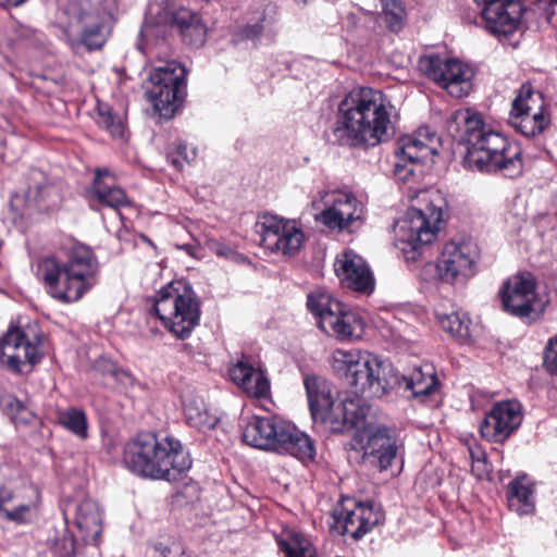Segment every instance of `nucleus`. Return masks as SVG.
<instances>
[{
	"instance_id": "11",
	"label": "nucleus",
	"mask_w": 557,
	"mask_h": 557,
	"mask_svg": "<svg viewBox=\"0 0 557 557\" xmlns=\"http://www.w3.org/2000/svg\"><path fill=\"white\" fill-rule=\"evenodd\" d=\"M480 249L473 242H449L435 262L425 263L420 272L426 282L440 281L449 285L465 284L474 276Z\"/></svg>"
},
{
	"instance_id": "46",
	"label": "nucleus",
	"mask_w": 557,
	"mask_h": 557,
	"mask_svg": "<svg viewBox=\"0 0 557 557\" xmlns=\"http://www.w3.org/2000/svg\"><path fill=\"white\" fill-rule=\"evenodd\" d=\"M163 557H187L181 545L175 544L164 550Z\"/></svg>"
},
{
	"instance_id": "9",
	"label": "nucleus",
	"mask_w": 557,
	"mask_h": 557,
	"mask_svg": "<svg viewBox=\"0 0 557 557\" xmlns=\"http://www.w3.org/2000/svg\"><path fill=\"white\" fill-rule=\"evenodd\" d=\"M153 309L163 327L180 339L190 336L201 315L200 300L184 281H172L161 287Z\"/></svg>"
},
{
	"instance_id": "12",
	"label": "nucleus",
	"mask_w": 557,
	"mask_h": 557,
	"mask_svg": "<svg viewBox=\"0 0 557 557\" xmlns=\"http://www.w3.org/2000/svg\"><path fill=\"white\" fill-rule=\"evenodd\" d=\"M310 206L319 211L314 221L337 233L349 232L364 219V205L347 189H321L312 197Z\"/></svg>"
},
{
	"instance_id": "8",
	"label": "nucleus",
	"mask_w": 557,
	"mask_h": 557,
	"mask_svg": "<svg viewBox=\"0 0 557 557\" xmlns=\"http://www.w3.org/2000/svg\"><path fill=\"white\" fill-rule=\"evenodd\" d=\"M246 444L282 455H290L302 463L314 460L313 441L293 423L277 417H253L243 432Z\"/></svg>"
},
{
	"instance_id": "37",
	"label": "nucleus",
	"mask_w": 557,
	"mask_h": 557,
	"mask_svg": "<svg viewBox=\"0 0 557 557\" xmlns=\"http://www.w3.org/2000/svg\"><path fill=\"white\" fill-rule=\"evenodd\" d=\"M60 423L77 437L85 440L88 436L87 418L83 410L69 408L59 413Z\"/></svg>"
},
{
	"instance_id": "45",
	"label": "nucleus",
	"mask_w": 557,
	"mask_h": 557,
	"mask_svg": "<svg viewBox=\"0 0 557 557\" xmlns=\"http://www.w3.org/2000/svg\"><path fill=\"white\" fill-rule=\"evenodd\" d=\"M544 366L552 374H557V335L549 339L544 356Z\"/></svg>"
},
{
	"instance_id": "22",
	"label": "nucleus",
	"mask_w": 557,
	"mask_h": 557,
	"mask_svg": "<svg viewBox=\"0 0 557 557\" xmlns=\"http://www.w3.org/2000/svg\"><path fill=\"white\" fill-rule=\"evenodd\" d=\"M17 481L18 479L4 490L3 495H7L9 499L1 503L0 511L5 519L12 522L30 523L38 515L40 493L32 484L17 485Z\"/></svg>"
},
{
	"instance_id": "30",
	"label": "nucleus",
	"mask_w": 557,
	"mask_h": 557,
	"mask_svg": "<svg viewBox=\"0 0 557 557\" xmlns=\"http://www.w3.org/2000/svg\"><path fill=\"white\" fill-rule=\"evenodd\" d=\"M401 382H405L406 388L410 389L416 398H424L435 393L438 388L435 369L430 363L413 369L408 377L400 375Z\"/></svg>"
},
{
	"instance_id": "1",
	"label": "nucleus",
	"mask_w": 557,
	"mask_h": 557,
	"mask_svg": "<svg viewBox=\"0 0 557 557\" xmlns=\"http://www.w3.org/2000/svg\"><path fill=\"white\" fill-rule=\"evenodd\" d=\"M311 416L332 432L356 429L351 448L380 471L396 460L399 446L385 426L367 423L369 408L359 398L335 401L331 384L323 377L307 375L304 380Z\"/></svg>"
},
{
	"instance_id": "17",
	"label": "nucleus",
	"mask_w": 557,
	"mask_h": 557,
	"mask_svg": "<svg viewBox=\"0 0 557 557\" xmlns=\"http://www.w3.org/2000/svg\"><path fill=\"white\" fill-rule=\"evenodd\" d=\"M440 146L438 135L428 126L400 137L395 149V175L401 181H408L413 175L414 164L432 159L438 152Z\"/></svg>"
},
{
	"instance_id": "5",
	"label": "nucleus",
	"mask_w": 557,
	"mask_h": 557,
	"mask_svg": "<svg viewBox=\"0 0 557 557\" xmlns=\"http://www.w3.org/2000/svg\"><path fill=\"white\" fill-rule=\"evenodd\" d=\"M124 462L135 474L153 480L175 481L190 469L191 460L180 441L143 433L126 444Z\"/></svg>"
},
{
	"instance_id": "35",
	"label": "nucleus",
	"mask_w": 557,
	"mask_h": 557,
	"mask_svg": "<svg viewBox=\"0 0 557 557\" xmlns=\"http://www.w3.org/2000/svg\"><path fill=\"white\" fill-rule=\"evenodd\" d=\"M97 123L100 127L107 129L112 137L123 138L125 134V124L120 114L113 112L107 103H98Z\"/></svg>"
},
{
	"instance_id": "25",
	"label": "nucleus",
	"mask_w": 557,
	"mask_h": 557,
	"mask_svg": "<svg viewBox=\"0 0 557 557\" xmlns=\"http://www.w3.org/2000/svg\"><path fill=\"white\" fill-rule=\"evenodd\" d=\"M231 380L247 395L256 398L267 397L270 382L264 371L251 359L243 357L228 370Z\"/></svg>"
},
{
	"instance_id": "47",
	"label": "nucleus",
	"mask_w": 557,
	"mask_h": 557,
	"mask_svg": "<svg viewBox=\"0 0 557 557\" xmlns=\"http://www.w3.org/2000/svg\"><path fill=\"white\" fill-rule=\"evenodd\" d=\"M177 248L185 250L189 256H191L194 258H197V259L200 258L199 249L196 245L185 244V245L177 246Z\"/></svg>"
},
{
	"instance_id": "43",
	"label": "nucleus",
	"mask_w": 557,
	"mask_h": 557,
	"mask_svg": "<svg viewBox=\"0 0 557 557\" xmlns=\"http://www.w3.org/2000/svg\"><path fill=\"white\" fill-rule=\"evenodd\" d=\"M207 245H208V248L213 253H215L216 256L222 257L224 259L232 260V261H239L240 259H243V257L239 253H237L233 248H231L230 246H227L219 240L210 239V240H208Z\"/></svg>"
},
{
	"instance_id": "31",
	"label": "nucleus",
	"mask_w": 557,
	"mask_h": 557,
	"mask_svg": "<svg viewBox=\"0 0 557 557\" xmlns=\"http://www.w3.org/2000/svg\"><path fill=\"white\" fill-rule=\"evenodd\" d=\"M435 315L443 331L453 337L463 342L471 336V321L469 317L460 311L445 312L436 308Z\"/></svg>"
},
{
	"instance_id": "18",
	"label": "nucleus",
	"mask_w": 557,
	"mask_h": 557,
	"mask_svg": "<svg viewBox=\"0 0 557 557\" xmlns=\"http://www.w3.org/2000/svg\"><path fill=\"white\" fill-rule=\"evenodd\" d=\"M259 227L263 247L287 257L299 252L307 239L301 223L294 219L265 214Z\"/></svg>"
},
{
	"instance_id": "21",
	"label": "nucleus",
	"mask_w": 557,
	"mask_h": 557,
	"mask_svg": "<svg viewBox=\"0 0 557 557\" xmlns=\"http://www.w3.org/2000/svg\"><path fill=\"white\" fill-rule=\"evenodd\" d=\"M522 418V406L519 401H498L482 421L481 435L490 442L503 443L520 426Z\"/></svg>"
},
{
	"instance_id": "39",
	"label": "nucleus",
	"mask_w": 557,
	"mask_h": 557,
	"mask_svg": "<svg viewBox=\"0 0 557 557\" xmlns=\"http://www.w3.org/2000/svg\"><path fill=\"white\" fill-rule=\"evenodd\" d=\"M465 444L472 460L471 469L473 474L479 479L487 476L491 472V467L487 463L486 454L482 446L478 444L476 440L472 436L466 438Z\"/></svg>"
},
{
	"instance_id": "23",
	"label": "nucleus",
	"mask_w": 557,
	"mask_h": 557,
	"mask_svg": "<svg viewBox=\"0 0 557 557\" xmlns=\"http://www.w3.org/2000/svg\"><path fill=\"white\" fill-rule=\"evenodd\" d=\"M334 271L347 288L360 293H371L374 288V280L368 264L352 250H344L336 257Z\"/></svg>"
},
{
	"instance_id": "42",
	"label": "nucleus",
	"mask_w": 557,
	"mask_h": 557,
	"mask_svg": "<svg viewBox=\"0 0 557 557\" xmlns=\"http://www.w3.org/2000/svg\"><path fill=\"white\" fill-rule=\"evenodd\" d=\"M51 548L60 557H71L75 554V540L64 531L52 542Z\"/></svg>"
},
{
	"instance_id": "51",
	"label": "nucleus",
	"mask_w": 557,
	"mask_h": 557,
	"mask_svg": "<svg viewBox=\"0 0 557 557\" xmlns=\"http://www.w3.org/2000/svg\"><path fill=\"white\" fill-rule=\"evenodd\" d=\"M557 3V0H554Z\"/></svg>"
},
{
	"instance_id": "10",
	"label": "nucleus",
	"mask_w": 557,
	"mask_h": 557,
	"mask_svg": "<svg viewBox=\"0 0 557 557\" xmlns=\"http://www.w3.org/2000/svg\"><path fill=\"white\" fill-rule=\"evenodd\" d=\"M307 307L315 317L319 329L339 342H356L362 338L366 322L362 315L348 308L330 294L314 290L308 295Z\"/></svg>"
},
{
	"instance_id": "49",
	"label": "nucleus",
	"mask_w": 557,
	"mask_h": 557,
	"mask_svg": "<svg viewBox=\"0 0 557 557\" xmlns=\"http://www.w3.org/2000/svg\"><path fill=\"white\" fill-rule=\"evenodd\" d=\"M26 0H0V5L2 7H18L23 4Z\"/></svg>"
},
{
	"instance_id": "14",
	"label": "nucleus",
	"mask_w": 557,
	"mask_h": 557,
	"mask_svg": "<svg viewBox=\"0 0 557 557\" xmlns=\"http://www.w3.org/2000/svg\"><path fill=\"white\" fill-rule=\"evenodd\" d=\"M419 66L451 97H467L473 89L474 71L471 65L459 59L430 54L419 60Z\"/></svg>"
},
{
	"instance_id": "4",
	"label": "nucleus",
	"mask_w": 557,
	"mask_h": 557,
	"mask_svg": "<svg viewBox=\"0 0 557 557\" xmlns=\"http://www.w3.org/2000/svg\"><path fill=\"white\" fill-rule=\"evenodd\" d=\"M36 276L48 295L63 304H72L97 285L99 264L90 248L76 245L64 263L54 256L41 258L36 265Z\"/></svg>"
},
{
	"instance_id": "16",
	"label": "nucleus",
	"mask_w": 557,
	"mask_h": 557,
	"mask_svg": "<svg viewBox=\"0 0 557 557\" xmlns=\"http://www.w3.org/2000/svg\"><path fill=\"white\" fill-rule=\"evenodd\" d=\"M500 298L506 312L530 320L540 317L548 301L536 293L535 278L530 273L508 278L500 289Z\"/></svg>"
},
{
	"instance_id": "15",
	"label": "nucleus",
	"mask_w": 557,
	"mask_h": 557,
	"mask_svg": "<svg viewBox=\"0 0 557 557\" xmlns=\"http://www.w3.org/2000/svg\"><path fill=\"white\" fill-rule=\"evenodd\" d=\"M184 66L172 60L156 66L150 73V102L163 117H172L180 106L184 92Z\"/></svg>"
},
{
	"instance_id": "44",
	"label": "nucleus",
	"mask_w": 557,
	"mask_h": 557,
	"mask_svg": "<svg viewBox=\"0 0 557 557\" xmlns=\"http://www.w3.org/2000/svg\"><path fill=\"white\" fill-rule=\"evenodd\" d=\"M163 29L160 28L159 25H153L151 24L150 22L146 21V23L144 24L141 30H140V37H141V42L139 44V49L144 52V53H147V50H149V41L153 38V37H158L159 35H163Z\"/></svg>"
},
{
	"instance_id": "48",
	"label": "nucleus",
	"mask_w": 557,
	"mask_h": 557,
	"mask_svg": "<svg viewBox=\"0 0 557 557\" xmlns=\"http://www.w3.org/2000/svg\"><path fill=\"white\" fill-rule=\"evenodd\" d=\"M261 32V27L259 25H252L247 27V36L255 38L257 37Z\"/></svg>"
},
{
	"instance_id": "41",
	"label": "nucleus",
	"mask_w": 557,
	"mask_h": 557,
	"mask_svg": "<svg viewBox=\"0 0 557 557\" xmlns=\"http://www.w3.org/2000/svg\"><path fill=\"white\" fill-rule=\"evenodd\" d=\"M195 158L196 150L183 143L177 144L168 154V160L178 170L183 169L185 163H190Z\"/></svg>"
},
{
	"instance_id": "36",
	"label": "nucleus",
	"mask_w": 557,
	"mask_h": 557,
	"mask_svg": "<svg viewBox=\"0 0 557 557\" xmlns=\"http://www.w3.org/2000/svg\"><path fill=\"white\" fill-rule=\"evenodd\" d=\"M41 187L37 186L36 190L32 187L23 194H15L11 198V210L17 218L24 219L30 215L38 207V197L40 196Z\"/></svg>"
},
{
	"instance_id": "20",
	"label": "nucleus",
	"mask_w": 557,
	"mask_h": 557,
	"mask_svg": "<svg viewBox=\"0 0 557 557\" xmlns=\"http://www.w3.org/2000/svg\"><path fill=\"white\" fill-rule=\"evenodd\" d=\"M333 516L337 530L343 535H350L355 540L370 532L383 517L381 510L372 504L357 502L349 497L342 500Z\"/></svg>"
},
{
	"instance_id": "3",
	"label": "nucleus",
	"mask_w": 557,
	"mask_h": 557,
	"mask_svg": "<svg viewBox=\"0 0 557 557\" xmlns=\"http://www.w3.org/2000/svg\"><path fill=\"white\" fill-rule=\"evenodd\" d=\"M462 126V139L468 146V163L479 171L499 173L507 177L521 174L523 163L520 147L508 140L500 132L485 123L483 115L474 109L456 110L449 127Z\"/></svg>"
},
{
	"instance_id": "33",
	"label": "nucleus",
	"mask_w": 557,
	"mask_h": 557,
	"mask_svg": "<svg viewBox=\"0 0 557 557\" xmlns=\"http://www.w3.org/2000/svg\"><path fill=\"white\" fill-rule=\"evenodd\" d=\"M285 557H315V550L307 537L298 532H287L278 540Z\"/></svg>"
},
{
	"instance_id": "24",
	"label": "nucleus",
	"mask_w": 557,
	"mask_h": 557,
	"mask_svg": "<svg viewBox=\"0 0 557 557\" xmlns=\"http://www.w3.org/2000/svg\"><path fill=\"white\" fill-rule=\"evenodd\" d=\"M175 25L184 41L191 46H202L206 40L207 28L195 12L184 7L165 8L160 13L158 24Z\"/></svg>"
},
{
	"instance_id": "6",
	"label": "nucleus",
	"mask_w": 557,
	"mask_h": 557,
	"mask_svg": "<svg viewBox=\"0 0 557 557\" xmlns=\"http://www.w3.org/2000/svg\"><path fill=\"white\" fill-rule=\"evenodd\" d=\"M330 366L356 395L367 398H381L400 385V374L393 363L367 350L335 349Z\"/></svg>"
},
{
	"instance_id": "28",
	"label": "nucleus",
	"mask_w": 557,
	"mask_h": 557,
	"mask_svg": "<svg viewBox=\"0 0 557 557\" xmlns=\"http://www.w3.org/2000/svg\"><path fill=\"white\" fill-rule=\"evenodd\" d=\"M111 180L108 170L96 171L94 185L90 189L91 200H97L103 206L111 209L119 210L129 205V200L125 191L116 186H112L109 181Z\"/></svg>"
},
{
	"instance_id": "32",
	"label": "nucleus",
	"mask_w": 557,
	"mask_h": 557,
	"mask_svg": "<svg viewBox=\"0 0 557 557\" xmlns=\"http://www.w3.org/2000/svg\"><path fill=\"white\" fill-rule=\"evenodd\" d=\"M509 122L522 135L531 137L544 131L548 124V119L544 112H510Z\"/></svg>"
},
{
	"instance_id": "19",
	"label": "nucleus",
	"mask_w": 557,
	"mask_h": 557,
	"mask_svg": "<svg viewBox=\"0 0 557 557\" xmlns=\"http://www.w3.org/2000/svg\"><path fill=\"white\" fill-rule=\"evenodd\" d=\"M69 15L66 34L78 38L88 49L101 48L106 41L107 14L94 11L88 1L72 2L66 7Z\"/></svg>"
},
{
	"instance_id": "29",
	"label": "nucleus",
	"mask_w": 557,
	"mask_h": 557,
	"mask_svg": "<svg viewBox=\"0 0 557 557\" xmlns=\"http://www.w3.org/2000/svg\"><path fill=\"white\" fill-rule=\"evenodd\" d=\"M508 507L519 516L535 511L534 485L527 476L512 480L507 487Z\"/></svg>"
},
{
	"instance_id": "27",
	"label": "nucleus",
	"mask_w": 557,
	"mask_h": 557,
	"mask_svg": "<svg viewBox=\"0 0 557 557\" xmlns=\"http://www.w3.org/2000/svg\"><path fill=\"white\" fill-rule=\"evenodd\" d=\"M74 520L85 543L98 545L103 529V513L98 503L83 499L76 507Z\"/></svg>"
},
{
	"instance_id": "34",
	"label": "nucleus",
	"mask_w": 557,
	"mask_h": 557,
	"mask_svg": "<svg viewBox=\"0 0 557 557\" xmlns=\"http://www.w3.org/2000/svg\"><path fill=\"white\" fill-rule=\"evenodd\" d=\"M543 108L544 101L541 92L534 91L531 85L524 84L520 88L518 96L515 98L510 112L536 113L544 112Z\"/></svg>"
},
{
	"instance_id": "7",
	"label": "nucleus",
	"mask_w": 557,
	"mask_h": 557,
	"mask_svg": "<svg viewBox=\"0 0 557 557\" xmlns=\"http://www.w3.org/2000/svg\"><path fill=\"white\" fill-rule=\"evenodd\" d=\"M447 210L445 195L438 189H429L418 196V206L411 207L395 225L397 246L407 260H416L418 249L435 240L444 224Z\"/></svg>"
},
{
	"instance_id": "38",
	"label": "nucleus",
	"mask_w": 557,
	"mask_h": 557,
	"mask_svg": "<svg viewBox=\"0 0 557 557\" xmlns=\"http://www.w3.org/2000/svg\"><path fill=\"white\" fill-rule=\"evenodd\" d=\"M382 18L392 32H399L406 20V10L400 0H381Z\"/></svg>"
},
{
	"instance_id": "50",
	"label": "nucleus",
	"mask_w": 557,
	"mask_h": 557,
	"mask_svg": "<svg viewBox=\"0 0 557 557\" xmlns=\"http://www.w3.org/2000/svg\"><path fill=\"white\" fill-rule=\"evenodd\" d=\"M255 377H257V376H256V375H252V376H250V380H249V384H250L251 386H253V387H255V385H256V384H255V382H256V381H255ZM257 387H258V386L256 385V388H257Z\"/></svg>"
},
{
	"instance_id": "26",
	"label": "nucleus",
	"mask_w": 557,
	"mask_h": 557,
	"mask_svg": "<svg viewBox=\"0 0 557 557\" xmlns=\"http://www.w3.org/2000/svg\"><path fill=\"white\" fill-rule=\"evenodd\" d=\"M182 407L186 422L200 432L213 430L220 419L208 408L202 396L194 389H186L182 395Z\"/></svg>"
},
{
	"instance_id": "40",
	"label": "nucleus",
	"mask_w": 557,
	"mask_h": 557,
	"mask_svg": "<svg viewBox=\"0 0 557 557\" xmlns=\"http://www.w3.org/2000/svg\"><path fill=\"white\" fill-rule=\"evenodd\" d=\"M0 404L5 414L16 424H27L34 419L33 412L14 396L2 397Z\"/></svg>"
},
{
	"instance_id": "13",
	"label": "nucleus",
	"mask_w": 557,
	"mask_h": 557,
	"mask_svg": "<svg viewBox=\"0 0 557 557\" xmlns=\"http://www.w3.org/2000/svg\"><path fill=\"white\" fill-rule=\"evenodd\" d=\"M44 335L39 325L27 322L10 327L0 338V362L11 371L23 372L41 359Z\"/></svg>"
},
{
	"instance_id": "2",
	"label": "nucleus",
	"mask_w": 557,
	"mask_h": 557,
	"mask_svg": "<svg viewBox=\"0 0 557 557\" xmlns=\"http://www.w3.org/2000/svg\"><path fill=\"white\" fill-rule=\"evenodd\" d=\"M395 108L379 89L357 87L337 106L334 135L343 146L375 147L394 134Z\"/></svg>"
}]
</instances>
